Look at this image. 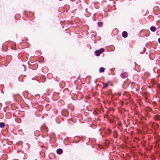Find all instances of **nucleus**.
Returning a JSON list of instances; mask_svg holds the SVG:
<instances>
[{
	"mask_svg": "<svg viewBox=\"0 0 160 160\" xmlns=\"http://www.w3.org/2000/svg\"><path fill=\"white\" fill-rule=\"evenodd\" d=\"M104 51V49L102 48H101L98 50H96L95 51V53L97 56H98L101 53H102Z\"/></svg>",
	"mask_w": 160,
	"mask_h": 160,
	"instance_id": "1",
	"label": "nucleus"
},
{
	"mask_svg": "<svg viewBox=\"0 0 160 160\" xmlns=\"http://www.w3.org/2000/svg\"><path fill=\"white\" fill-rule=\"evenodd\" d=\"M121 77L122 78H125L128 77V74L126 72H122L120 74Z\"/></svg>",
	"mask_w": 160,
	"mask_h": 160,
	"instance_id": "2",
	"label": "nucleus"
},
{
	"mask_svg": "<svg viewBox=\"0 0 160 160\" xmlns=\"http://www.w3.org/2000/svg\"><path fill=\"white\" fill-rule=\"evenodd\" d=\"M62 115L66 116L68 115V112L66 110H64L62 111Z\"/></svg>",
	"mask_w": 160,
	"mask_h": 160,
	"instance_id": "3",
	"label": "nucleus"
},
{
	"mask_svg": "<svg viewBox=\"0 0 160 160\" xmlns=\"http://www.w3.org/2000/svg\"><path fill=\"white\" fill-rule=\"evenodd\" d=\"M144 110L147 112H153V111L152 110V108L149 107H147L145 108Z\"/></svg>",
	"mask_w": 160,
	"mask_h": 160,
	"instance_id": "4",
	"label": "nucleus"
},
{
	"mask_svg": "<svg viewBox=\"0 0 160 160\" xmlns=\"http://www.w3.org/2000/svg\"><path fill=\"white\" fill-rule=\"evenodd\" d=\"M153 118L156 120H160V115L156 114L153 116Z\"/></svg>",
	"mask_w": 160,
	"mask_h": 160,
	"instance_id": "5",
	"label": "nucleus"
},
{
	"mask_svg": "<svg viewBox=\"0 0 160 160\" xmlns=\"http://www.w3.org/2000/svg\"><path fill=\"white\" fill-rule=\"evenodd\" d=\"M128 33L126 31H123L122 33V37L124 38H126L128 36Z\"/></svg>",
	"mask_w": 160,
	"mask_h": 160,
	"instance_id": "6",
	"label": "nucleus"
},
{
	"mask_svg": "<svg viewBox=\"0 0 160 160\" xmlns=\"http://www.w3.org/2000/svg\"><path fill=\"white\" fill-rule=\"evenodd\" d=\"M57 152L58 154H61L62 152V149H58L57 150Z\"/></svg>",
	"mask_w": 160,
	"mask_h": 160,
	"instance_id": "7",
	"label": "nucleus"
},
{
	"mask_svg": "<svg viewBox=\"0 0 160 160\" xmlns=\"http://www.w3.org/2000/svg\"><path fill=\"white\" fill-rule=\"evenodd\" d=\"M150 29L152 32H155L156 30V28L154 26H152L151 27Z\"/></svg>",
	"mask_w": 160,
	"mask_h": 160,
	"instance_id": "8",
	"label": "nucleus"
},
{
	"mask_svg": "<svg viewBox=\"0 0 160 160\" xmlns=\"http://www.w3.org/2000/svg\"><path fill=\"white\" fill-rule=\"evenodd\" d=\"M105 68L103 67L100 68L99 69V72H104Z\"/></svg>",
	"mask_w": 160,
	"mask_h": 160,
	"instance_id": "9",
	"label": "nucleus"
},
{
	"mask_svg": "<svg viewBox=\"0 0 160 160\" xmlns=\"http://www.w3.org/2000/svg\"><path fill=\"white\" fill-rule=\"evenodd\" d=\"M5 126V123L4 122H0V127L1 128H4Z\"/></svg>",
	"mask_w": 160,
	"mask_h": 160,
	"instance_id": "10",
	"label": "nucleus"
},
{
	"mask_svg": "<svg viewBox=\"0 0 160 160\" xmlns=\"http://www.w3.org/2000/svg\"><path fill=\"white\" fill-rule=\"evenodd\" d=\"M103 88H107L108 86V83H104L103 84Z\"/></svg>",
	"mask_w": 160,
	"mask_h": 160,
	"instance_id": "11",
	"label": "nucleus"
},
{
	"mask_svg": "<svg viewBox=\"0 0 160 160\" xmlns=\"http://www.w3.org/2000/svg\"><path fill=\"white\" fill-rule=\"evenodd\" d=\"M98 24L99 27H101L102 26V23L101 22H98Z\"/></svg>",
	"mask_w": 160,
	"mask_h": 160,
	"instance_id": "12",
	"label": "nucleus"
},
{
	"mask_svg": "<svg viewBox=\"0 0 160 160\" xmlns=\"http://www.w3.org/2000/svg\"><path fill=\"white\" fill-rule=\"evenodd\" d=\"M107 131H108V132H107V133H110L111 132V130L110 129H107Z\"/></svg>",
	"mask_w": 160,
	"mask_h": 160,
	"instance_id": "13",
	"label": "nucleus"
},
{
	"mask_svg": "<svg viewBox=\"0 0 160 160\" xmlns=\"http://www.w3.org/2000/svg\"><path fill=\"white\" fill-rule=\"evenodd\" d=\"M158 88H160V83L158 84Z\"/></svg>",
	"mask_w": 160,
	"mask_h": 160,
	"instance_id": "14",
	"label": "nucleus"
},
{
	"mask_svg": "<svg viewBox=\"0 0 160 160\" xmlns=\"http://www.w3.org/2000/svg\"><path fill=\"white\" fill-rule=\"evenodd\" d=\"M158 41L159 42V43H160V38H159L158 39Z\"/></svg>",
	"mask_w": 160,
	"mask_h": 160,
	"instance_id": "15",
	"label": "nucleus"
},
{
	"mask_svg": "<svg viewBox=\"0 0 160 160\" xmlns=\"http://www.w3.org/2000/svg\"><path fill=\"white\" fill-rule=\"evenodd\" d=\"M45 128V127H42L41 128V130H42V129L43 128Z\"/></svg>",
	"mask_w": 160,
	"mask_h": 160,
	"instance_id": "16",
	"label": "nucleus"
},
{
	"mask_svg": "<svg viewBox=\"0 0 160 160\" xmlns=\"http://www.w3.org/2000/svg\"><path fill=\"white\" fill-rule=\"evenodd\" d=\"M22 130H19V132H20V131H21Z\"/></svg>",
	"mask_w": 160,
	"mask_h": 160,
	"instance_id": "17",
	"label": "nucleus"
}]
</instances>
